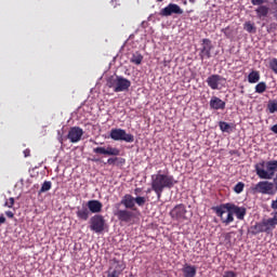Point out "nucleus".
I'll return each mask as SVG.
<instances>
[{
    "label": "nucleus",
    "mask_w": 277,
    "mask_h": 277,
    "mask_svg": "<svg viewBox=\"0 0 277 277\" xmlns=\"http://www.w3.org/2000/svg\"><path fill=\"white\" fill-rule=\"evenodd\" d=\"M213 211L225 226L235 222L234 215H236L237 220H245L247 213L246 208L230 202L216 206L213 208Z\"/></svg>",
    "instance_id": "1"
},
{
    "label": "nucleus",
    "mask_w": 277,
    "mask_h": 277,
    "mask_svg": "<svg viewBox=\"0 0 277 277\" xmlns=\"http://www.w3.org/2000/svg\"><path fill=\"white\" fill-rule=\"evenodd\" d=\"M176 181H174V176L162 174L161 171L151 175V189L155 192L158 200H161L163 189H172Z\"/></svg>",
    "instance_id": "2"
},
{
    "label": "nucleus",
    "mask_w": 277,
    "mask_h": 277,
    "mask_svg": "<svg viewBox=\"0 0 277 277\" xmlns=\"http://www.w3.org/2000/svg\"><path fill=\"white\" fill-rule=\"evenodd\" d=\"M255 172L259 179L265 181H272L276 176L277 172V160L261 161L255 164Z\"/></svg>",
    "instance_id": "3"
},
{
    "label": "nucleus",
    "mask_w": 277,
    "mask_h": 277,
    "mask_svg": "<svg viewBox=\"0 0 277 277\" xmlns=\"http://www.w3.org/2000/svg\"><path fill=\"white\" fill-rule=\"evenodd\" d=\"M106 85L110 88L113 92H128L129 88H131V80L122 76H110L106 80Z\"/></svg>",
    "instance_id": "4"
},
{
    "label": "nucleus",
    "mask_w": 277,
    "mask_h": 277,
    "mask_svg": "<svg viewBox=\"0 0 277 277\" xmlns=\"http://www.w3.org/2000/svg\"><path fill=\"white\" fill-rule=\"evenodd\" d=\"M110 138L115 142H127L128 144H133L135 142V136L133 134L127 133V130L115 128L110 130Z\"/></svg>",
    "instance_id": "5"
},
{
    "label": "nucleus",
    "mask_w": 277,
    "mask_h": 277,
    "mask_svg": "<svg viewBox=\"0 0 277 277\" xmlns=\"http://www.w3.org/2000/svg\"><path fill=\"white\" fill-rule=\"evenodd\" d=\"M169 215L173 222H185L187 221V207L179 203L169 212Z\"/></svg>",
    "instance_id": "6"
},
{
    "label": "nucleus",
    "mask_w": 277,
    "mask_h": 277,
    "mask_svg": "<svg viewBox=\"0 0 277 277\" xmlns=\"http://www.w3.org/2000/svg\"><path fill=\"white\" fill-rule=\"evenodd\" d=\"M251 190L253 192V194L272 196V194H274V183L269 181H262L255 184V186H253Z\"/></svg>",
    "instance_id": "7"
},
{
    "label": "nucleus",
    "mask_w": 277,
    "mask_h": 277,
    "mask_svg": "<svg viewBox=\"0 0 277 277\" xmlns=\"http://www.w3.org/2000/svg\"><path fill=\"white\" fill-rule=\"evenodd\" d=\"M90 229L93 233H103L105 230V216L95 214L90 219Z\"/></svg>",
    "instance_id": "8"
},
{
    "label": "nucleus",
    "mask_w": 277,
    "mask_h": 277,
    "mask_svg": "<svg viewBox=\"0 0 277 277\" xmlns=\"http://www.w3.org/2000/svg\"><path fill=\"white\" fill-rule=\"evenodd\" d=\"M124 269H127V263H124V261L118 260L116 258L110 260L108 274H115L117 276H121Z\"/></svg>",
    "instance_id": "9"
},
{
    "label": "nucleus",
    "mask_w": 277,
    "mask_h": 277,
    "mask_svg": "<svg viewBox=\"0 0 277 277\" xmlns=\"http://www.w3.org/2000/svg\"><path fill=\"white\" fill-rule=\"evenodd\" d=\"M114 215L119 220V222H124L126 224H129V222H131V220H133L134 217L133 211H130L127 208L123 210L120 208H116Z\"/></svg>",
    "instance_id": "10"
},
{
    "label": "nucleus",
    "mask_w": 277,
    "mask_h": 277,
    "mask_svg": "<svg viewBox=\"0 0 277 277\" xmlns=\"http://www.w3.org/2000/svg\"><path fill=\"white\" fill-rule=\"evenodd\" d=\"M223 81H226V79H224V77H222L217 74H213L207 78L206 83H208V85L211 90H222Z\"/></svg>",
    "instance_id": "11"
},
{
    "label": "nucleus",
    "mask_w": 277,
    "mask_h": 277,
    "mask_svg": "<svg viewBox=\"0 0 277 277\" xmlns=\"http://www.w3.org/2000/svg\"><path fill=\"white\" fill-rule=\"evenodd\" d=\"M95 155H106L107 157H120V149L117 147H95L93 148Z\"/></svg>",
    "instance_id": "12"
},
{
    "label": "nucleus",
    "mask_w": 277,
    "mask_h": 277,
    "mask_svg": "<svg viewBox=\"0 0 277 277\" xmlns=\"http://www.w3.org/2000/svg\"><path fill=\"white\" fill-rule=\"evenodd\" d=\"M212 49L213 43L210 41V39H202L201 49L199 53L200 60H210Z\"/></svg>",
    "instance_id": "13"
},
{
    "label": "nucleus",
    "mask_w": 277,
    "mask_h": 277,
    "mask_svg": "<svg viewBox=\"0 0 277 277\" xmlns=\"http://www.w3.org/2000/svg\"><path fill=\"white\" fill-rule=\"evenodd\" d=\"M81 137H83V129L80 127H71L68 131L67 138L71 144H77L81 142Z\"/></svg>",
    "instance_id": "14"
},
{
    "label": "nucleus",
    "mask_w": 277,
    "mask_h": 277,
    "mask_svg": "<svg viewBox=\"0 0 277 277\" xmlns=\"http://www.w3.org/2000/svg\"><path fill=\"white\" fill-rule=\"evenodd\" d=\"M160 16H172V14H183V9L179 4L169 3L166 8L159 12Z\"/></svg>",
    "instance_id": "15"
},
{
    "label": "nucleus",
    "mask_w": 277,
    "mask_h": 277,
    "mask_svg": "<svg viewBox=\"0 0 277 277\" xmlns=\"http://www.w3.org/2000/svg\"><path fill=\"white\" fill-rule=\"evenodd\" d=\"M121 205L126 207V209H135V197L131 194L124 195L121 201L115 205V209H120Z\"/></svg>",
    "instance_id": "16"
},
{
    "label": "nucleus",
    "mask_w": 277,
    "mask_h": 277,
    "mask_svg": "<svg viewBox=\"0 0 277 277\" xmlns=\"http://www.w3.org/2000/svg\"><path fill=\"white\" fill-rule=\"evenodd\" d=\"M210 109H215L216 111L220 109H226V102L222 101V98L217 96H212L210 100Z\"/></svg>",
    "instance_id": "17"
},
{
    "label": "nucleus",
    "mask_w": 277,
    "mask_h": 277,
    "mask_svg": "<svg viewBox=\"0 0 277 277\" xmlns=\"http://www.w3.org/2000/svg\"><path fill=\"white\" fill-rule=\"evenodd\" d=\"M87 207L91 213H101L103 211V203L96 199L89 200Z\"/></svg>",
    "instance_id": "18"
},
{
    "label": "nucleus",
    "mask_w": 277,
    "mask_h": 277,
    "mask_svg": "<svg viewBox=\"0 0 277 277\" xmlns=\"http://www.w3.org/2000/svg\"><path fill=\"white\" fill-rule=\"evenodd\" d=\"M76 215L78 220H82V222H88L90 220V209L88 207L78 208Z\"/></svg>",
    "instance_id": "19"
},
{
    "label": "nucleus",
    "mask_w": 277,
    "mask_h": 277,
    "mask_svg": "<svg viewBox=\"0 0 277 277\" xmlns=\"http://www.w3.org/2000/svg\"><path fill=\"white\" fill-rule=\"evenodd\" d=\"M184 277H196L197 268L194 265L186 264L182 268Z\"/></svg>",
    "instance_id": "20"
},
{
    "label": "nucleus",
    "mask_w": 277,
    "mask_h": 277,
    "mask_svg": "<svg viewBox=\"0 0 277 277\" xmlns=\"http://www.w3.org/2000/svg\"><path fill=\"white\" fill-rule=\"evenodd\" d=\"M255 13L258 15V18H265V17H267V14H269V8L266 5H260L255 10Z\"/></svg>",
    "instance_id": "21"
},
{
    "label": "nucleus",
    "mask_w": 277,
    "mask_h": 277,
    "mask_svg": "<svg viewBox=\"0 0 277 277\" xmlns=\"http://www.w3.org/2000/svg\"><path fill=\"white\" fill-rule=\"evenodd\" d=\"M262 224V228L264 230V233H267V235H269V233H272V230H274V225L272 224V221H269V219H264L262 222H260Z\"/></svg>",
    "instance_id": "22"
},
{
    "label": "nucleus",
    "mask_w": 277,
    "mask_h": 277,
    "mask_svg": "<svg viewBox=\"0 0 277 277\" xmlns=\"http://www.w3.org/2000/svg\"><path fill=\"white\" fill-rule=\"evenodd\" d=\"M144 61V56L140 52H135L132 54V57L130 58V62L132 64H135L136 66H140L142 62Z\"/></svg>",
    "instance_id": "23"
},
{
    "label": "nucleus",
    "mask_w": 277,
    "mask_h": 277,
    "mask_svg": "<svg viewBox=\"0 0 277 277\" xmlns=\"http://www.w3.org/2000/svg\"><path fill=\"white\" fill-rule=\"evenodd\" d=\"M260 80H261V75L259 74V71L253 70L248 76L249 83H259Z\"/></svg>",
    "instance_id": "24"
},
{
    "label": "nucleus",
    "mask_w": 277,
    "mask_h": 277,
    "mask_svg": "<svg viewBox=\"0 0 277 277\" xmlns=\"http://www.w3.org/2000/svg\"><path fill=\"white\" fill-rule=\"evenodd\" d=\"M126 161L127 160L124 158L115 157V158H108L106 163H108V166H116V163L117 166H123Z\"/></svg>",
    "instance_id": "25"
},
{
    "label": "nucleus",
    "mask_w": 277,
    "mask_h": 277,
    "mask_svg": "<svg viewBox=\"0 0 277 277\" xmlns=\"http://www.w3.org/2000/svg\"><path fill=\"white\" fill-rule=\"evenodd\" d=\"M245 31H248V34H256V26H254V23L252 22H246L243 24Z\"/></svg>",
    "instance_id": "26"
},
{
    "label": "nucleus",
    "mask_w": 277,
    "mask_h": 277,
    "mask_svg": "<svg viewBox=\"0 0 277 277\" xmlns=\"http://www.w3.org/2000/svg\"><path fill=\"white\" fill-rule=\"evenodd\" d=\"M261 233H265L261 222L255 223V225L251 226V235H259Z\"/></svg>",
    "instance_id": "27"
},
{
    "label": "nucleus",
    "mask_w": 277,
    "mask_h": 277,
    "mask_svg": "<svg viewBox=\"0 0 277 277\" xmlns=\"http://www.w3.org/2000/svg\"><path fill=\"white\" fill-rule=\"evenodd\" d=\"M51 187H53V183H51V181L43 182L39 190V194H44L45 192H49Z\"/></svg>",
    "instance_id": "28"
},
{
    "label": "nucleus",
    "mask_w": 277,
    "mask_h": 277,
    "mask_svg": "<svg viewBox=\"0 0 277 277\" xmlns=\"http://www.w3.org/2000/svg\"><path fill=\"white\" fill-rule=\"evenodd\" d=\"M267 109H268L269 114H276L277 101L276 100L269 101L267 104Z\"/></svg>",
    "instance_id": "29"
},
{
    "label": "nucleus",
    "mask_w": 277,
    "mask_h": 277,
    "mask_svg": "<svg viewBox=\"0 0 277 277\" xmlns=\"http://www.w3.org/2000/svg\"><path fill=\"white\" fill-rule=\"evenodd\" d=\"M267 90V84L265 82H260L255 85V92L258 94H263Z\"/></svg>",
    "instance_id": "30"
},
{
    "label": "nucleus",
    "mask_w": 277,
    "mask_h": 277,
    "mask_svg": "<svg viewBox=\"0 0 277 277\" xmlns=\"http://www.w3.org/2000/svg\"><path fill=\"white\" fill-rule=\"evenodd\" d=\"M219 127L221 131H223V133H228V131L230 130V124H228L226 121H220Z\"/></svg>",
    "instance_id": "31"
},
{
    "label": "nucleus",
    "mask_w": 277,
    "mask_h": 277,
    "mask_svg": "<svg viewBox=\"0 0 277 277\" xmlns=\"http://www.w3.org/2000/svg\"><path fill=\"white\" fill-rule=\"evenodd\" d=\"M137 205V207H144L146 205V197L138 196L134 198V205Z\"/></svg>",
    "instance_id": "32"
},
{
    "label": "nucleus",
    "mask_w": 277,
    "mask_h": 277,
    "mask_svg": "<svg viewBox=\"0 0 277 277\" xmlns=\"http://www.w3.org/2000/svg\"><path fill=\"white\" fill-rule=\"evenodd\" d=\"M243 187H246V184H243V182H238L234 187V192L236 194H241V192H243Z\"/></svg>",
    "instance_id": "33"
},
{
    "label": "nucleus",
    "mask_w": 277,
    "mask_h": 277,
    "mask_svg": "<svg viewBox=\"0 0 277 277\" xmlns=\"http://www.w3.org/2000/svg\"><path fill=\"white\" fill-rule=\"evenodd\" d=\"M271 68L277 75V58H273L269 63Z\"/></svg>",
    "instance_id": "34"
},
{
    "label": "nucleus",
    "mask_w": 277,
    "mask_h": 277,
    "mask_svg": "<svg viewBox=\"0 0 277 277\" xmlns=\"http://www.w3.org/2000/svg\"><path fill=\"white\" fill-rule=\"evenodd\" d=\"M273 217L268 219L271 224H273V226L276 228L277 226V211L272 213Z\"/></svg>",
    "instance_id": "35"
},
{
    "label": "nucleus",
    "mask_w": 277,
    "mask_h": 277,
    "mask_svg": "<svg viewBox=\"0 0 277 277\" xmlns=\"http://www.w3.org/2000/svg\"><path fill=\"white\" fill-rule=\"evenodd\" d=\"M233 235H235V232H229L225 234L226 243H232Z\"/></svg>",
    "instance_id": "36"
},
{
    "label": "nucleus",
    "mask_w": 277,
    "mask_h": 277,
    "mask_svg": "<svg viewBox=\"0 0 277 277\" xmlns=\"http://www.w3.org/2000/svg\"><path fill=\"white\" fill-rule=\"evenodd\" d=\"M4 207L12 209V207H14V198L10 197L9 200L5 201Z\"/></svg>",
    "instance_id": "37"
},
{
    "label": "nucleus",
    "mask_w": 277,
    "mask_h": 277,
    "mask_svg": "<svg viewBox=\"0 0 277 277\" xmlns=\"http://www.w3.org/2000/svg\"><path fill=\"white\" fill-rule=\"evenodd\" d=\"M223 277H237V273L233 271H226L224 272Z\"/></svg>",
    "instance_id": "38"
},
{
    "label": "nucleus",
    "mask_w": 277,
    "mask_h": 277,
    "mask_svg": "<svg viewBox=\"0 0 277 277\" xmlns=\"http://www.w3.org/2000/svg\"><path fill=\"white\" fill-rule=\"evenodd\" d=\"M252 5H263L265 3L264 0H251Z\"/></svg>",
    "instance_id": "39"
},
{
    "label": "nucleus",
    "mask_w": 277,
    "mask_h": 277,
    "mask_svg": "<svg viewBox=\"0 0 277 277\" xmlns=\"http://www.w3.org/2000/svg\"><path fill=\"white\" fill-rule=\"evenodd\" d=\"M230 27H226L222 29V32L226 36V38H230Z\"/></svg>",
    "instance_id": "40"
},
{
    "label": "nucleus",
    "mask_w": 277,
    "mask_h": 277,
    "mask_svg": "<svg viewBox=\"0 0 277 277\" xmlns=\"http://www.w3.org/2000/svg\"><path fill=\"white\" fill-rule=\"evenodd\" d=\"M31 150L29 148L24 150V157H30Z\"/></svg>",
    "instance_id": "41"
},
{
    "label": "nucleus",
    "mask_w": 277,
    "mask_h": 277,
    "mask_svg": "<svg viewBox=\"0 0 277 277\" xmlns=\"http://www.w3.org/2000/svg\"><path fill=\"white\" fill-rule=\"evenodd\" d=\"M5 215H6V217L12 219V217H14V212H12V211H6V212H5Z\"/></svg>",
    "instance_id": "42"
},
{
    "label": "nucleus",
    "mask_w": 277,
    "mask_h": 277,
    "mask_svg": "<svg viewBox=\"0 0 277 277\" xmlns=\"http://www.w3.org/2000/svg\"><path fill=\"white\" fill-rule=\"evenodd\" d=\"M107 277H120V275H116V273H107Z\"/></svg>",
    "instance_id": "43"
},
{
    "label": "nucleus",
    "mask_w": 277,
    "mask_h": 277,
    "mask_svg": "<svg viewBox=\"0 0 277 277\" xmlns=\"http://www.w3.org/2000/svg\"><path fill=\"white\" fill-rule=\"evenodd\" d=\"M1 224H5V216H3V215L0 216V225Z\"/></svg>",
    "instance_id": "44"
},
{
    "label": "nucleus",
    "mask_w": 277,
    "mask_h": 277,
    "mask_svg": "<svg viewBox=\"0 0 277 277\" xmlns=\"http://www.w3.org/2000/svg\"><path fill=\"white\" fill-rule=\"evenodd\" d=\"M141 192H142V188H135V189H134V194H136V195H137V194H141Z\"/></svg>",
    "instance_id": "45"
},
{
    "label": "nucleus",
    "mask_w": 277,
    "mask_h": 277,
    "mask_svg": "<svg viewBox=\"0 0 277 277\" xmlns=\"http://www.w3.org/2000/svg\"><path fill=\"white\" fill-rule=\"evenodd\" d=\"M189 3H196V0H189Z\"/></svg>",
    "instance_id": "46"
},
{
    "label": "nucleus",
    "mask_w": 277,
    "mask_h": 277,
    "mask_svg": "<svg viewBox=\"0 0 277 277\" xmlns=\"http://www.w3.org/2000/svg\"><path fill=\"white\" fill-rule=\"evenodd\" d=\"M151 190H153V189L148 188L146 193H147V194H150Z\"/></svg>",
    "instance_id": "47"
},
{
    "label": "nucleus",
    "mask_w": 277,
    "mask_h": 277,
    "mask_svg": "<svg viewBox=\"0 0 277 277\" xmlns=\"http://www.w3.org/2000/svg\"><path fill=\"white\" fill-rule=\"evenodd\" d=\"M60 142H61V144H63V143H64V140L61 137V138H60Z\"/></svg>",
    "instance_id": "48"
},
{
    "label": "nucleus",
    "mask_w": 277,
    "mask_h": 277,
    "mask_svg": "<svg viewBox=\"0 0 277 277\" xmlns=\"http://www.w3.org/2000/svg\"><path fill=\"white\" fill-rule=\"evenodd\" d=\"M158 3H161V2H163V0H156Z\"/></svg>",
    "instance_id": "49"
},
{
    "label": "nucleus",
    "mask_w": 277,
    "mask_h": 277,
    "mask_svg": "<svg viewBox=\"0 0 277 277\" xmlns=\"http://www.w3.org/2000/svg\"><path fill=\"white\" fill-rule=\"evenodd\" d=\"M184 5H187V0H184Z\"/></svg>",
    "instance_id": "50"
},
{
    "label": "nucleus",
    "mask_w": 277,
    "mask_h": 277,
    "mask_svg": "<svg viewBox=\"0 0 277 277\" xmlns=\"http://www.w3.org/2000/svg\"><path fill=\"white\" fill-rule=\"evenodd\" d=\"M93 161H98V159H93Z\"/></svg>",
    "instance_id": "51"
}]
</instances>
